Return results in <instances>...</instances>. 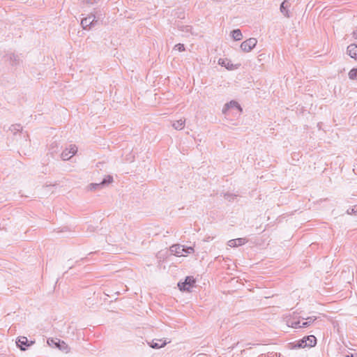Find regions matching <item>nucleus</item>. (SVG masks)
<instances>
[{
	"label": "nucleus",
	"mask_w": 357,
	"mask_h": 357,
	"mask_svg": "<svg viewBox=\"0 0 357 357\" xmlns=\"http://www.w3.org/2000/svg\"><path fill=\"white\" fill-rule=\"evenodd\" d=\"M93 16V19L95 22L97 23L98 21L103 20L105 13H102L100 10H94L93 12L90 13Z\"/></svg>",
	"instance_id": "obj_17"
},
{
	"label": "nucleus",
	"mask_w": 357,
	"mask_h": 357,
	"mask_svg": "<svg viewBox=\"0 0 357 357\" xmlns=\"http://www.w3.org/2000/svg\"><path fill=\"white\" fill-rule=\"evenodd\" d=\"M113 182V177L110 175L105 176L100 182L101 185L105 187Z\"/></svg>",
	"instance_id": "obj_21"
},
{
	"label": "nucleus",
	"mask_w": 357,
	"mask_h": 357,
	"mask_svg": "<svg viewBox=\"0 0 357 357\" xmlns=\"http://www.w3.org/2000/svg\"><path fill=\"white\" fill-rule=\"evenodd\" d=\"M195 282L196 280L193 276H187L184 281H180L178 282V287L181 291H190L195 286Z\"/></svg>",
	"instance_id": "obj_2"
},
{
	"label": "nucleus",
	"mask_w": 357,
	"mask_h": 357,
	"mask_svg": "<svg viewBox=\"0 0 357 357\" xmlns=\"http://www.w3.org/2000/svg\"><path fill=\"white\" fill-rule=\"evenodd\" d=\"M231 36L234 40L238 41L243 38L241 31L238 29H234L231 32Z\"/></svg>",
	"instance_id": "obj_18"
},
{
	"label": "nucleus",
	"mask_w": 357,
	"mask_h": 357,
	"mask_svg": "<svg viewBox=\"0 0 357 357\" xmlns=\"http://www.w3.org/2000/svg\"><path fill=\"white\" fill-rule=\"evenodd\" d=\"M73 267V265H70L68 268L71 269Z\"/></svg>",
	"instance_id": "obj_34"
},
{
	"label": "nucleus",
	"mask_w": 357,
	"mask_h": 357,
	"mask_svg": "<svg viewBox=\"0 0 357 357\" xmlns=\"http://www.w3.org/2000/svg\"><path fill=\"white\" fill-rule=\"evenodd\" d=\"M301 317L298 316V314L295 312H293L292 314L287 317L285 319V322L287 326L291 327L294 328H301Z\"/></svg>",
	"instance_id": "obj_4"
},
{
	"label": "nucleus",
	"mask_w": 357,
	"mask_h": 357,
	"mask_svg": "<svg viewBox=\"0 0 357 357\" xmlns=\"http://www.w3.org/2000/svg\"><path fill=\"white\" fill-rule=\"evenodd\" d=\"M174 50H178V52H183L185 49L183 44L178 43L174 46Z\"/></svg>",
	"instance_id": "obj_26"
},
{
	"label": "nucleus",
	"mask_w": 357,
	"mask_h": 357,
	"mask_svg": "<svg viewBox=\"0 0 357 357\" xmlns=\"http://www.w3.org/2000/svg\"><path fill=\"white\" fill-rule=\"evenodd\" d=\"M96 22L93 19V16L89 14L86 17H84L81 21V24L84 29H86L88 27L91 28L96 25Z\"/></svg>",
	"instance_id": "obj_9"
},
{
	"label": "nucleus",
	"mask_w": 357,
	"mask_h": 357,
	"mask_svg": "<svg viewBox=\"0 0 357 357\" xmlns=\"http://www.w3.org/2000/svg\"><path fill=\"white\" fill-rule=\"evenodd\" d=\"M309 326V324L306 321H304L301 324V328H307Z\"/></svg>",
	"instance_id": "obj_31"
},
{
	"label": "nucleus",
	"mask_w": 357,
	"mask_h": 357,
	"mask_svg": "<svg viewBox=\"0 0 357 357\" xmlns=\"http://www.w3.org/2000/svg\"><path fill=\"white\" fill-rule=\"evenodd\" d=\"M147 343L150 347L155 349L164 347L167 344L166 340L162 339H154L151 342H147Z\"/></svg>",
	"instance_id": "obj_10"
},
{
	"label": "nucleus",
	"mask_w": 357,
	"mask_h": 357,
	"mask_svg": "<svg viewBox=\"0 0 357 357\" xmlns=\"http://www.w3.org/2000/svg\"><path fill=\"white\" fill-rule=\"evenodd\" d=\"M345 357H357V353H351L345 356Z\"/></svg>",
	"instance_id": "obj_32"
},
{
	"label": "nucleus",
	"mask_w": 357,
	"mask_h": 357,
	"mask_svg": "<svg viewBox=\"0 0 357 357\" xmlns=\"http://www.w3.org/2000/svg\"><path fill=\"white\" fill-rule=\"evenodd\" d=\"M349 77L353 80L357 79V68H352L349 72Z\"/></svg>",
	"instance_id": "obj_25"
},
{
	"label": "nucleus",
	"mask_w": 357,
	"mask_h": 357,
	"mask_svg": "<svg viewBox=\"0 0 357 357\" xmlns=\"http://www.w3.org/2000/svg\"><path fill=\"white\" fill-rule=\"evenodd\" d=\"M257 40L255 38H250L241 44V49L245 52H250L257 45Z\"/></svg>",
	"instance_id": "obj_7"
},
{
	"label": "nucleus",
	"mask_w": 357,
	"mask_h": 357,
	"mask_svg": "<svg viewBox=\"0 0 357 357\" xmlns=\"http://www.w3.org/2000/svg\"><path fill=\"white\" fill-rule=\"evenodd\" d=\"M6 61H8L12 66H17L20 64V56L14 53H8L5 55Z\"/></svg>",
	"instance_id": "obj_11"
},
{
	"label": "nucleus",
	"mask_w": 357,
	"mask_h": 357,
	"mask_svg": "<svg viewBox=\"0 0 357 357\" xmlns=\"http://www.w3.org/2000/svg\"><path fill=\"white\" fill-rule=\"evenodd\" d=\"M348 54L353 59L357 60V44H351L347 49Z\"/></svg>",
	"instance_id": "obj_14"
},
{
	"label": "nucleus",
	"mask_w": 357,
	"mask_h": 357,
	"mask_svg": "<svg viewBox=\"0 0 357 357\" xmlns=\"http://www.w3.org/2000/svg\"><path fill=\"white\" fill-rule=\"evenodd\" d=\"M247 242H248V240L245 238H238L236 239L229 240L227 243V245L229 247H236V246L244 245Z\"/></svg>",
	"instance_id": "obj_13"
},
{
	"label": "nucleus",
	"mask_w": 357,
	"mask_h": 357,
	"mask_svg": "<svg viewBox=\"0 0 357 357\" xmlns=\"http://www.w3.org/2000/svg\"><path fill=\"white\" fill-rule=\"evenodd\" d=\"M9 130L15 135L22 130V126L20 124H14L10 127Z\"/></svg>",
	"instance_id": "obj_22"
},
{
	"label": "nucleus",
	"mask_w": 357,
	"mask_h": 357,
	"mask_svg": "<svg viewBox=\"0 0 357 357\" xmlns=\"http://www.w3.org/2000/svg\"><path fill=\"white\" fill-rule=\"evenodd\" d=\"M218 64L221 66H225L228 70L234 69V65L230 63V61L227 59H219Z\"/></svg>",
	"instance_id": "obj_16"
},
{
	"label": "nucleus",
	"mask_w": 357,
	"mask_h": 357,
	"mask_svg": "<svg viewBox=\"0 0 357 357\" xmlns=\"http://www.w3.org/2000/svg\"><path fill=\"white\" fill-rule=\"evenodd\" d=\"M100 0H85L86 3L89 5L96 4Z\"/></svg>",
	"instance_id": "obj_30"
},
{
	"label": "nucleus",
	"mask_w": 357,
	"mask_h": 357,
	"mask_svg": "<svg viewBox=\"0 0 357 357\" xmlns=\"http://www.w3.org/2000/svg\"><path fill=\"white\" fill-rule=\"evenodd\" d=\"M185 250V246L179 244L173 245L170 247V251L172 253H175L176 255H183V252Z\"/></svg>",
	"instance_id": "obj_15"
},
{
	"label": "nucleus",
	"mask_w": 357,
	"mask_h": 357,
	"mask_svg": "<svg viewBox=\"0 0 357 357\" xmlns=\"http://www.w3.org/2000/svg\"><path fill=\"white\" fill-rule=\"evenodd\" d=\"M291 4L288 0H284L282 2L280 10V12L285 16L286 17H290L289 8Z\"/></svg>",
	"instance_id": "obj_12"
},
{
	"label": "nucleus",
	"mask_w": 357,
	"mask_h": 357,
	"mask_svg": "<svg viewBox=\"0 0 357 357\" xmlns=\"http://www.w3.org/2000/svg\"><path fill=\"white\" fill-rule=\"evenodd\" d=\"M317 344V338L314 335H310L303 337L296 342L294 348L300 349L305 347H313Z\"/></svg>",
	"instance_id": "obj_1"
},
{
	"label": "nucleus",
	"mask_w": 357,
	"mask_h": 357,
	"mask_svg": "<svg viewBox=\"0 0 357 357\" xmlns=\"http://www.w3.org/2000/svg\"><path fill=\"white\" fill-rule=\"evenodd\" d=\"M34 343V341L29 340L27 337L24 336H20L16 340L17 347L22 351H26Z\"/></svg>",
	"instance_id": "obj_5"
},
{
	"label": "nucleus",
	"mask_w": 357,
	"mask_h": 357,
	"mask_svg": "<svg viewBox=\"0 0 357 357\" xmlns=\"http://www.w3.org/2000/svg\"><path fill=\"white\" fill-rule=\"evenodd\" d=\"M347 213L348 214H357V206H354L353 208H349L347 210Z\"/></svg>",
	"instance_id": "obj_27"
},
{
	"label": "nucleus",
	"mask_w": 357,
	"mask_h": 357,
	"mask_svg": "<svg viewBox=\"0 0 357 357\" xmlns=\"http://www.w3.org/2000/svg\"><path fill=\"white\" fill-rule=\"evenodd\" d=\"M183 252L188 254H190L194 252V248L192 247H185V250Z\"/></svg>",
	"instance_id": "obj_29"
},
{
	"label": "nucleus",
	"mask_w": 357,
	"mask_h": 357,
	"mask_svg": "<svg viewBox=\"0 0 357 357\" xmlns=\"http://www.w3.org/2000/svg\"><path fill=\"white\" fill-rule=\"evenodd\" d=\"M103 188V186L101 185V183H91L88 186V189L89 190H100V189H102Z\"/></svg>",
	"instance_id": "obj_23"
},
{
	"label": "nucleus",
	"mask_w": 357,
	"mask_h": 357,
	"mask_svg": "<svg viewBox=\"0 0 357 357\" xmlns=\"http://www.w3.org/2000/svg\"><path fill=\"white\" fill-rule=\"evenodd\" d=\"M353 36L357 38V29L356 31H354L353 32Z\"/></svg>",
	"instance_id": "obj_33"
},
{
	"label": "nucleus",
	"mask_w": 357,
	"mask_h": 357,
	"mask_svg": "<svg viewBox=\"0 0 357 357\" xmlns=\"http://www.w3.org/2000/svg\"><path fill=\"white\" fill-rule=\"evenodd\" d=\"M302 319H305V321L309 324V326H310V324L316 319V318L313 319L312 317H309L307 318L302 317Z\"/></svg>",
	"instance_id": "obj_28"
},
{
	"label": "nucleus",
	"mask_w": 357,
	"mask_h": 357,
	"mask_svg": "<svg viewBox=\"0 0 357 357\" xmlns=\"http://www.w3.org/2000/svg\"><path fill=\"white\" fill-rule=\"evenodd\" d=\"M185 122V119H179L178 121H174L172 124V126L176 130H182L184 128Z\"/></svg>",
	"instance_id": "obj_19"
},
{
	"label": "nucleus",
	"mask_w": 357,
	"mask_h": 357,
	"mask_svg": "<svg viewBox=\"0 0 357 357\" xmlns=\"http://www.w3.org/2000/svg\"><path fill=\"white\" fill-rule=\"evenodd\" d=\"M238 195H236V194H232V193H229V192H226V193H224V198L227 200H228L229 202H231L234 199V198H236Z\"/></svg>",
	"instance_id": "obj_24"
},
{
	"label": "nucleus",
	"mask_w": 357,
	"mask_h": 357,
	"mask_svg": "<svg viewBox=\"0 0 357 357\" xmlns=\"http://www.w3.org/2000/svg\"><path fill=\"white\" fill-rule=\"evenodd\" d=\"M77 152V147L75 144H70L69 148H66L61 153L63 160H68Z\"/></svg>",
	"instance_id": "obj_6"
},
{
	"label": "nucleus",
	"mask_w": 357,
	"mask_h": 357,
	"mask_svg": "<svg viewBox=\"0 0 357 357\" xmlns=\"http://www.w3.org/2000/svg\"><path fill=\"white\" fill-rule=\"evenodd\" d=\"M236 109L239 113L242 112V108L238 102L236 100H231L224 105L222 112L226 114L229 109Z\"/></svg>",
	"instance_id": "obj_8"
},
{
	"label": "nucleus",
	"mask_w": 357,
	"mask_h": 357,
	"mask_svg": "<svg viewBox=\"0 0 357 357\" xmlns=\"http://www.w3.org/2000/svg\"><path fill=\"white\" fill-rule=\"evenodd\" d=\"M47 343L51 347L58 348L59 350L68 353L70 351L68 345L63 340L58 338H49Z\"/></svg>",
	"instance_id": "obj_3"
},
{
	"label": "nucleus",
	"mask_w": 357,
	"mask_h": 357,
	"mask_svg": "<svg viewBox=\"0 0 357 357\" xmlns=\"http://www.w3.org/2000/svg\"><path fill=\"white\" fill-rule=\"evenodd\" d=\"M59 151V144L56 142H52L49 147V152L51 155L56 153Z\"/></svg>",
	"instance_id": "obj_20"
}]
</instances>
